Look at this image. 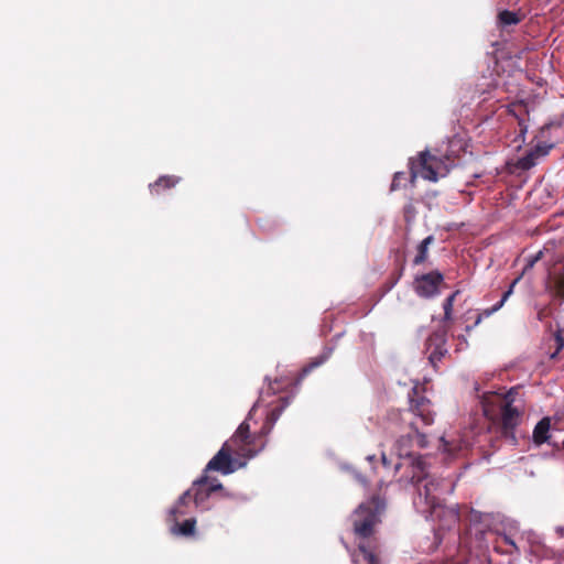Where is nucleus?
Listing matches in <instances>:
<instances>
[{
  "label": "nucleus",
  "mask_w": 564,
  "mask_h": 564,
  "mask_svg": "<svg viewBox=\"0 0 564 564\" xmlns=\"http://www.w3.org/2000/svg\"><path fill=\"white\" fill-rule=\"evenodd\" d=\"M411 481L417 485V498L415 507L426 514V518L436 519L441 516V497L444 494H452L454 482L449 479H437L431 477L426 471V463L422 457L412 459Z\"/></svg>",
  "instance_id": "f257e3e1"
},
{
  "label": "nucleus",
  "mask_w": 564,
  "mask_h": 564,
  "mask_svg": "<svg viewBox=\"0 0 564 564\" xmlns=\"http://www.w3.org/2000/svg\"><path fill=\"white\" fill-rule=\"evenodd\" d=\"M252 438L248 422H242L230 441L226 442L221 449L209 460L206 470H216L225 475L235 471L229 452L246 458L256 456L258 452L250 447Z\"/></svg>",
  "instance_id": "f03ea898"
},
{
  "label": "nucleus",
  "mask_w": 564,
  "mask_h": 564,
  "mask_svg": "<svg viewBox=\"0 0 564 564\" xmlns=\"http://www.w3.org/2000/svg\"><path fill=\"white\" fill-rule=\"evenodd\" d=\"M455 161L449 154L436 155L429 151L421 152L417 161L411 162L412 177H422L424 180L436 182L441 177H445Z\"/></svg>",
  "instance_id": "7ed1b4c3"
},
{
  "label": "nucleus",
  "mask_w": 564,
  "mask_h": 564,
  "mask_svg": "<svg viewBox=\"0 0 564 564\" xmlns=\"http://www.w3.org/2000/svg\"><path fill=\"white\" fill-rule=\"evenodd\" d=\"M455 161L449 154L436 155L429 151L421 152L417 161L411 162L412 177H422L424 180L436 182L441 177H445Z\"/></svg>",
  "instance_id": "20e7f679"
},
{
  "label": "nucleus",
  "mask_w": 564,
  "mask_h": 564,
  "mask_svg": "<svg viewBox=\"0 0 564 564\" xmlns=\"http://www.w3.org/2000/svg\"><path fill=\"white\" fill-rule=\"evenodd\" d=\"M511 397V391L506 395L492 394L486 397L484 400V412L486 415H491L492 410L490 406H498L501 414V426L503 435L507 438H510L512 443H514L516 436L513 431L520 423L521 413L516 406L512 405L513 399Z\"/></svg>",
  "instance_id": "39448f33"
},
{
  "label": "nucleus",
  "mask_w": 564,
  "mask_h": 564,
  "mask_svg": "<svg viewBox=\"0 0 564 564\" xmlns=\"http://www.w3.org/2000/svg\"><path fill=\"white\" fill-rule=\"evenodd\" d=\"M382 510L383 503L377 498L361 503L352 514L355 534L361 539L370 536Z\"/></svg>",
  "instance_id": "423d86ee"
},
{
  "label": "nucleus",
  "mask_w": 564,
  "mask_h": 564,
  "mask_svg": "<svg viewBox=\"0 0 564 564\" xmlns=\"http://www.w3.org/2000/svg\"><path fill=\"white\" fill-rule=\"evenodd\" d=\"M443 280V274L438 271L422 274L415 278L414 290L422 297H432L438 293Z\"/></svg>",
  "instance_id": "0eeeda50"
},
{
  "label": "nucleus",
  "mask_w": 564,
  "mask_h": 564,
  "mask_svg": "<svg viewBox=\"0 0 564 564\" xmlns=\"http://www.w3.org/2000/svg\"><path fill=\"white\" fill-rule=\"evenodd\" d=\"M410 410L424 425L433 423L434 411L432 410L430 400L420 397L415 389H413V395L410 397Z\"/></svg>",
  "instance_id": "6e6552de"
},
{
  "label": "nucleus",
  "mask_w": 564,
  "mask_h": 564,
  "mask_svg": "<svg viewBox=\"0 0 564 564\" xmlns=\"http://www.w3.org/2000/svg\"><path fill=\"white\" fill-rule=\"evenodd\" d=\"M207 485V478H202L193 484L191 490V499H194L196 506L203 503L209 496L210 491L221 488V484L217 480L210 482L208 489L205 488Z\"/></svg>",
  "instance_id": "1a4fd4ad"
},
{
  "label": "nucleus",
  "mask_w": 564,
  "mask_h": 564,
  "mask_svg": "<svg viewBox=\"0 0 564 564\" xmlns=\"http://www.w3.org/2000/svg\"><path fill=\"white\" fill-rule=\"evenodd\" d=\"M551 148L552 145L538 144L534 149H532L519 160L518 166L522 170H529L533 167L539 159L545 156L549 153Z\"/></svg>",
  "instance_id": "9d476101"
},
{
  "label": "nucleus",
  "mask_w": 564,
  "mask_h": 564,
  "mask_svg": "<svg viewBox=\"0 0 564 564\" xmlns=\"http://www.w3.org/2000/svg\"><path fill=\"white\" fill-rule=\"evenodd\" d=\"M551 420L550 417H543L538 422L533 430L532 438L536 445H541L550 438Z\"/></svg>",
  "instance_id": "9b49d317"
},
{
  "label": "nucleus",
  "mask_w": 564,
  "mask_h": 564,
  "mask_svg": "<svg viewBox=\"0 0 564 564\" xmlns=\"http://www.w3.org/2000/svg\"><path fill=\"white\" fill-rule=\"evenodd\" d=\"M415 441L420 447L426 446L425 436L423 434H420L417 432V429L415 427V434L412 436L402 437L398 441V454L400 457H408L410 456V452L405 448V445L408 443Z\"/></svg>",
  "instance_id": "f8f14e48"
},
{
  "label": "nucleus",
  "mask_w": 564,
  "mask_h": 564,
  "mask_svg": "<svg viewBox=\"0 0 564 564\" xmlns=\"http://www.w3.org/2000/svg\"><path fill=\"white\" fill-rule=\"evenodd\" d=\"M358 547L359 553L354 555L355 564H379V561L370 546L360 543Z\"/></svg>",
  "instance_id": "ddd939ff"
},
{
  "label": "nucleus",
  "mask_w": 564,
  "mask_h": 564,
  "mask_svg": "<svg viewBox=\"0 0 564 564\" xmlns=\"http://www.w3.org/2000/svg\"><path fill=\"white\" fill-rule=\"evenodd\" d=\"M519 280H520V276H519V278H517V279L511 283L510 288H509V289L503 293V295H502L501 300H500L497 304H495V305H494L492 307H490V308H486V310H484V311L479 314V316H478V318H477V321H476V324H478L482 317H489L491 314L496 313L497 311H499V310L503 306V304L506 303V301H507V300L509 299V296L513 293V288H514V285L519 282Z\"/></svg>",
  "instance_id": "4468645a"
},
{
  "label": "nucleus",
  "mask_w": 564,
  "mask_h": 564,
  "mask_svg": "<svg viewBox=\"0 0 564 564\" xmlns=\"http://www.w3.org/2000/svg\"><path fill=\"white\" fill-rule=\"evenodd\" d=\"M191 500V490H186L177 500L176 505L171 509L170 516L174 521L177 520L178 517L185 516L188 513L187 507Z\"/></svg>",
  "instance_id": "2eb2a0df"
},
{
  "label": "nucleus",
  "mask_w": 564,
  "mask_h": 564,
  "mask_svg": "<svg viewBox=\"0 0 564 564\" xmlns=\"http://www.w3.org/2000/svg\"><path fill=\"white\" fill-rule=\"evenodd\" d=\"M552 251H553V245H545L542 250L538 251L534 256H531L527 259V264L524 267V271L532 269L538 261H540L549 256H550V263L554 264L555 261L553 260V257L551 254Z\"/></svg>",
  "instance_id": "dca6fc26"
},
{
  "label": "nucleus",
  "mask_w": 564,
  "mask_h": 564,
  "mask_svg": "<svg viewBox=\"0 0 564 564\" xmlns=\"http://www.w3.org/2000/svg\"><path fill=\"white\" fill-rule=\"evenodd\" d=\"M174 522H175L174 525L171 528V531L173 534H178V535H184V536L194 534L195 524H196V520L194 518L185 520L182 524H178L177 520Z\"/></svg>",
  "instance_id": "f3484780"
},
{
  "label": "nucleus",
  "mask_w": 564,
  "mask_h": 564,
  "mask_svg": "<svg viewBox=\"0 0 564 564\" xmlns=\"http://www.w3.org/2000/svg\"><path fill=\"white\" fill-rule=\"evenodd\" d=\"M499 21L501 24L511 25L519 22V18L514 12L505 10L499 13Z\"/></svg>",
  "instance_id": "a211bd4d"
},
{
  "label": "nucleus",
  "mask_w": 564,
  "mask_h": 564,
  "mask_svg": "<svg viewBox=\"0 0 564 564\" xmlns=\"http://www.w3.org/2000/svg\"><path fill=\"white\" fill-rule=\"evenodd\" d=\"M178 182V178L175 176H163L158 180V182L151 186V189L156 192L158 187L163 186L165 188L174 186Z\"/></svg>",
  "instance_id": "6ab92c4d"
},
{
  "label": "nucleus",
  "mask_w": 564,
  "mask_h": 564,
  "mask_svg": "<svg viewBox=\"0 0 564 564\" xmlns=\"http://www.w3.org/2000/svg\"><path fill=\"white\" fill-rule=\"evenodd\" d=\"M458 294V291L454 292L453 294H451L445 301H444V304H443V308H444V318L445 319H451L452 318V310H453V305H454V301H455V297L457 296Z\"/></svg>",
  "instance_id": "aec40b11"
},
{
  "label": "nucleus",
  "mask_w": 564,
  "mask_h": 564,
  "mask_svg": "<svg viewBox=\"0 0 564 564\" xmlns=\"http://www.w3.org/2000/svg\"><path fill=\"white\" fill-rule=\"evenodd\" d=\"M427 250H429V247L425 246L424 243H420L419 245V248H417V254L415 256L413 262L414 264H420L422 262H424L427 258Z\"/></svg>",
  "instance_id": "412c9836"
},
{
  "label": "nucleus",
  "mask_w": 564,
  "mask_h": 564,
  "mask_svg": "<svg viewBox=\"0 0 564 564\" xmlns=\"http://www.w3.org/2000/svg\"><path fill=\"white\" fill-rule=\"evenodd\" d=\"M554 340H555V344H556V350L551 355V358H555L556 355L564 348V338L563 336L560 334V332H557L555 335H554Z\"/></svg>",
  "instance_id": "4be33fe9"
},
{
  "label": "nucleus",
  "mask_w": 564,
  "mask_h": 564,
  "mask_svg": "<svg viewBox=\"0 0 564 564\" xmlns=\"http://www.w3.org/2000/svg\"><path fill=\"white\" fill-rule=\"evenodd\" d=\"M445 352H446V349L443 348L442 346H438V347H436V349L434 351H432L430 354L429 359L431 362L434 364L436 360H441V358L444 356Z\"/></svg>",
  "instance_id": "5701e85b"
},
{
  "label": "nucleus",
  "mask_w": 564,
  "mask_h": 564,
  "mask_svg": "<svg viewBox=\"0 0 564 564\" xmlns=\"http://www.w3.org/2000/svg\"><path fill=\"white\" fill-rule=\"evenodd\" d=\"M404 176V173H395L394 174V177H393V181H392V184H391V189L394 191L398 186H399V183H398V178H401Z\"/></svg>",
  "instance_id": "b1692460"
},
{
  "label": "nucleus",
  "mask_w": 564,
  "mask_h": 564,
  "mask_svg": "<svg viewBox=\"0 0 564 564\" xmlns=\"http://www.w3.org/2000/svg\"><path fill=\"white\" fill-rule=\"evenodd\" d=\"M442 442H443V449L449 454L453 453V448L451 446V443L448 441H446L444 437H442Z\"/></svg>",
  "instance_id": "393cba45"
},
{
  "label": "nucleus",
  "mask_w": 564,
  "mask_h": 564,
  "mask_svg": "<svg viewBox=\"0 0 564 564\" xmlns=\"http://www.w3.org/2000/svg\"><path fill=\"white\" fill-rule=\"evenodd\" d=\"M433 240H434L433 236H427L421 242L424 243L425 246L430 247V245L433 242Z\"/></svg>",
  "instance_id": "a878e982"
},
{
  "label": "nucleus",
  "mask_w": 564,
  "mask_h": 564,
  "mask_svg": "<svg viewBox=\"0 0 564 564\" xmlns=\"http://www.w3.org/2000/svg\"><path fill=\"white\" fill-rule=\"evenodd\" d=\"M505 541L509 544H511L512 546H514V542L512 540H510L509 538L507 536H503Z\"/></svg>",
  "instance_id": "bb28decb"
},
{
  "label": "nucleus",
  "mask_w": 564,
  "mask_h": 564,
  "mask_svg": "<svg viewBox=\"0 0 564 564\" xmlns=\"http://www.w3.org/2000/svg\"><path fill=\"white\" fill-rule=\"evenodd\" d=\"M256 405L252 406V409L249 411L248 419L251 416L252 412L254 411Z\"/></svg>",
  "instance_id": "cd10ccee"
},
{
  "label": "nucleus",
  "mask_w": 564,
  "mask_h": 564,
  "mask_svg": "<svg viewBox=\"0 0 564 564\" xmlns=\"http://www.w3.org/2000/svg\"><path fill=\"white\" fill-rule=\"evenodd\" d=\"M558 284L561 289L564 288V282H560Z\"/></svg>",
  "instance_id": "c85d7f7f"
},
{
  "label": "nucleus",
  "mask_w": 564,
  "mask_h": 564,
  "mask_svg": "<svg viewBox=\"0 0 564 564\" xmlns=\"http://www.w3.org/2000/svg\"><path fill=\"white\" fill-rule=\"evenodd\" d=\"M382 462H383V464H386V456L384 455H382Z\"/></svg>",
  "instance_id": "c756f323"
}]
</instances>
